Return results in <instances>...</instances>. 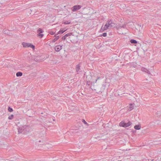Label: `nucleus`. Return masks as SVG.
<instances>
[{"label": "nucleus", "mask_w": 161, "mask_h": 161, "mask_svg": "<svg viewBox=\"0 0 161 161\" xmlns=\"http://www.w3.org/2000/svg\"><path fill=\"white\" fill-rule=\"evenodd\" d=\"M130 42L132 44H136L137 43V41L134 39H131L130 40Z\"/></svg>", "instance_id": "16"}, {"label": "nucleus", "mask_w": 161, "mask_h": 161, "mask_svg": "<svg viewBox=\"0 0 161 161\" xmlns=\"http://www.w3.org/2000/svg\"><path fill=\"white\" fill-rule=\"evenodd\" d=\"M118 95H120L119 94H118Z\"/></svg>", "instance_id": "32"}, {"label": "nucleus", "mask_w": 161, "mask_h": 161, "mask_svg": "<svg viewBox=\"0 0 161 161\" xmlns=\"http://www.w3.org/2000/svg\"><path fill=\"white\" fill-rule=\"evenodd\" d=\"M44 32V31L41 28H39L37 30V33H42Z\"/></svg>", "instance_id": "17"}, {"label": "nucleus", "mask_w": 161, "mask_h": 161, "mask_svg": "<svg viewBox=\"0 0 161 161\" xmlns=\"http://www.w3.org/2000/svg\"><path fill=\"white\" fill-rule=\"evenodd\" d=\"M107 23L109 26V27H114L115 26V24L113 22V21L111 20H108Z\"/></svg>", "instance_id": "5"}, {"label": "nucleus", "mask_w": 161, "mask_h": 161, "mask_svg": "<svg viewBox=\"0 0 161 161\" xmlns=\"http://www.w3.org/2000/svg\"><path fill=\"white\" fill-rule=\"evenodd\" d=\"M72 34V33H68L65 34L64 35L65 37L66 38L67 37H68L69 36H70Z\"/></svg>", "instance_id": "24"}, {"label": "nucleus", "mask_w": 161, "mask_h": 161, "mask_svg": "<svg viewBox=\"0 0 161 161\" xmlns=\"http://www.w3.org/2000/svg\"><path fill=\"white\" fill-rule=\"evenodd\" d=\"M9 31L6 30H3V32L5 34H8L9 32Z\"/></svg>", "instance_id": "19"}, {"label": "nucleus", "mask_w": 161, "mask_h": 161, "mask_svg": "<svg viewBox=\"0 0 161 161\" xmlns=\"http://www.w3.org/2000/svg\"><path fill=\"white\" fill-rule=\"evenodd\" d=\"M90 87L91 88V89H92L93 90V88H92V86H91Z\"/></svg>", "instance_id": "31"}, {"label": "nucleus", "mask_w": 161, "mask_h": 161, "mask_svg": "<svg viewBox=\"0 0 161 161\" xmlns=\"http://www.w3.org/2000/svg\"><path fill=\"white\" fill-rule=\"evenodd\" d=\"M82 122L86 125H88L86 121L83 119H82Z\"/></svg>", "instance_id": "26"}, {"label": "nucleus", "mask_w": 161, "mask_h": 161, "mask_svg": "<svg viewBox=\"0 0 161 161\" xmlns=\"http://www.w3.org/2000/svg\"><path fill=\"white\" fill-rule=\"evenodd\" d=\"M80 64H79L77 65H76V72H77L78 73H79H79L80 72Z\"/></svg>", "instance_id": "9"}, {"label": "nucleus", "mask_w": 161, "mask_h": 161, "mask_svg": "<svg viewBox=\"0 0 161 161\" xmlns=\"http://www.w3.org/2000/svg\"><path fill=\"white\" fill-rule=\"evenodd\" d=\"M66 30H60L58 32V33L57 34H62L64 32L66 31Z\"/></svg>", "instance_id": "15"}, {"label": "nucleus", "mask_w": 161, "mask_h": 161, "mask_svg": "<svg viewBox=\"0 0 161 161\" xmlns=\"http://www.w3.org/2000/svg\"><path fill=\"white\" fill-rule=\"evenodd\" d=\"M102 36L104 37H105L107 36V33H104L102 34Z\"/></svg>", "instance_id": "27"}, {"label": "nucleus", "mask_w": 161, "mask_h": 161, "mask_svg": "<svg viewBox=\"0 0 161 161\" xmlns=\"http://www.w3.org/2000/svg\"><path fill=\"white\" fill-rule=\"evenodd\" d=\"M41 114H42V115H41L43 117H46L47 116V114L46 113H41Z\"/></svg>", "instance_id": "20"}, {"label": "nucleus", "mask_w": 161, "mask_h": 161, "mask_svg": "<svg viewBox=\"0 0 161 161\" xmlns=\"http://www.w3.org/2000/svg\"><path fill=\"white\" fill-rule=\"evenodd\" d=\"M103 78V77H98L97 78V79L95 80L94 81H92L91 82V83H94L96 82V81L97 80H99V79H102Z\"/></svg>", "instance_id": "18"}, {"label": "nucleus", "mask_w": 161, "mask_h": 161, "mask_svg": "<svg viewBox=\"0 0 161 161\" xmlns=\"http://www.w3.org/2000/svg\"><path fill=\"white\" fill-rule=\"evenodd\" d=\"M55 37V38H54L52 41V42H55L56 41H57L59 38V36H56V35H55L54 36Z\"/></svg>", "instance_id": "13"}, {"label": "nucleus", "mask_w": 161, "mask_h": 161, "mask_svg": "<svg viewBox=\"0 0 161 161\" xmlns=\"http://www.w3.org/2000/svg\"><path fill=\"white\" fill-rule=\"evenodd\" d=\"M22 45H23L24 47H30L32 48L33 49H34L35 48V46L30 43H26L25 42H23L22 43Z\"/></svg>", "instance_id": "2"}, {"label": "nucleus", "mask_w": 161, "mask_h": 161, "mask_svg": "<svg viewBox=\"0 0 161 161\" xmlns=\"http://www.w3.org/2000/svg\"><path fill=\"white\" fill-rule=\"evenodd\" d=\"M22 73L21 72H19L16 73V75L17 77L21 76L22 75Z\"/></svg>", "instance_id": "14"}, {"label": "nucleus", "mask_w": 161, "mask_h": 161, "mask_svg": "<svg viewBox=\"0 0 161 161\" xmlns=\"http://www.w3.org/2000/svg\"><path fill=\"white\" fill-rule=\"evenodd\" d=\"M81 8V6L79 5H77L74 6L73 7V9L72 11L73 12H75L79 9Z\"/></svg>", "instance_id": "6"}, {"label": "nucleus", "mask_w": 161, "mask_h": 161, "mask_svg": "<svg viewBox=\"0 0 161 161\" xmlns=\"http://www.w3.org/2000/svg\"><path fill=\"white\" fill-rule=\"evenodd\" d=\"M24 126L20 127L18 128V132L19 133H21L23 131Z\"/></svg>", "instance_id": "10"}, {"label": "nucleus", "mask_w": 161, "mask_h": 161, "mask_svg": "<svg viewBox=\"0 0 161 161\" xmlns=\"http://www.w3.org/2000/svg\"><path fill=\"white\" fill-rule=\"evenodd\" d=\"M125 25H121V26H120V27H119V28H125Z\"/></svg>", "instance_id": "30"}, {"label": "nucleus", "mask_w": 161, "mask_h": 161, "mask_svg": "<svg viewBox=\"0 0 161 161\" xmlns=\"http://www.w3.org/2000/svg\"><path fill=\"white\" fill-rule=\"evenodd\" d=\"M76 131V130H74V131Z\"/></svg>", "instance_id": "34"}, {"label": "nucleus", "mask_w": 161, "mask_h": 161, "mask_svg": "<svg viewBox=\"0 0 161 161\" xmlns=\"http://www.w3.org/2000/svg\"><path fill=\"white\" fill-rule=\"evenodd\" d=\"M70 22L68 21H66L64 22V24L66 25L69 24H70Z\"/></svg>", "instance_id": "25"}, {"label": "nucleus", "mask_w": 161, "mask_h": 161, "mask_svg": "<svg viewBox=\"0 0 161 161\" xmlns=\"http://www.w3.org/2000/svg\"><path fill=\"white\" fill-rule=\"evenodd\" d=\"M134 128L136 130H139L141 128V126L140 125H136L134 126Z\"/></svg>", "instance_id": "11"}, {"label": "nucleus", "mask_w": 161, "mask_h": 161, "mask_svg": "<svg viewBox=\"0 0 161 161\" xmlns=\"http://www.w3.org/2000/svg\"><path fill=\"white\" fill-rule=\"evenodd\" d=\"M54 49L56 52H59L62 49V46L59 45L56 46L55 47Z\"/></svg>", "instance_id": "7"}, {"label": "nucleus", "mask_w": 161, "mask_h": 161, "mask_svg": "<svg viewBox=\"0 0 161 161\" xmlns=\"http://www.w3.org/2000/svg\"><path fill=\"white\" fill-rule=\"evenodd\" d=\"M53 121H54V120H55V119H53Z\"/></svg>", "instance_id": "33"}, {"label": "nucleus", "mask_w": 161, "mask_h": 161, "mask_svg": "<svg viewBox=\"0 0 161 161\" xmlns=\"http://www.w3.org/2000/svg\"><path fill=\"white\" fill-rule=\"evenodd\" d=\"M129 108L130 109V110H132L134 108V107L133 106L132 104H130Z\"/></svg>", "instance_id": "22"}, {"label": "nucleus", "mask_w": 161, "mask_h": 161, "mask_svg": "<svg viewBox=\"0 0 161 161\" xmlns=\"http://www.w3.org/2000/svg\"><path fill=\"white\" fill-rule=\"evenodd\" d=\"M92 77L91 75H88L86 76V85L88 86L90 85V81H91Z\"/></svg>", "instance_id": "4"}, {"label": "nucleus", "mask_w": 161, "mask_h": 161, "mask_svg": "<svg viewBox=\"0 0 161 161\" xmlns=\"http://www.w3.org/2000/svg\"><path fill=\"white\" fill-rule=\"evenodd\" d=\"M141 70L143 72L147 73L148 74H150V72L147 69L144 67L142 68Z\"/></svg>", "instance_id": "8"}, {"label": "nucleus", "mask_w": 161, "mask_h": 161, "mask_svg": "<svg viewBox=\"0 0 161 161\" xmlns=\"http://www.w3.org/2000/svg\"><path fill=\"white\" fill-rule=\"evenodd\" d=\"M37 33V36L39 38H42L44 36V34H42L41 33Z\"/></svg>", "instance_id": "12"}, {"label": "nucleus", "mask_w": 161, "mask_h": 161, "mask_svg": "<svg viewBox=\"0 0 161 161\" xmlns=\"http://www.w3.org/2000/svg\"><path fill=\"white\" fill-rule=\"evenodd\" d=\"M8 110L9 112H12L13 111V109L12 108L9 107L8 108Z\"/></svg>", "instance_id": "23"}, {"label": "nucleus", "mask_w": 161, "mask_h": 161, "mask_svg": "<svg viewBox=\"0 0 161 161\" xmlns=\"http://www.w3.org/2000/svg\"><path fill=\"white\" fill-rule=\"evenodd\" d=\"M109 28L110 27H109V26L108 24V23L107 22L106 24L104 26H103V25L102 26L100 30V32H103L105 30H107V29Z\"/></svg>", "instance_id": "3"}, {"label": "nucleus", "mask_w": 161, "mask_h": 161, "mask_svg": "<svg viewBox=\"0 0 161 161\" xmlns=\"http://www.w3.org/2000/svg\"><path fill=\"white\" fill-rule=\"evenodd\" d=\"M49 33L50 34H51V35H53L54 34V32L53 31H51Z\"/></svg>", "instance_id": "28"}, {"label": "nucleus", "mask_w": 161, "mask_h": 161, "mask_svg": "<svg viewBox=\"0 0 161 161\" xmlns=\"http://www.w3.org/2000/svg\"><path fill=\"white\" fill-rule=\"evenodd\" d=\"M131 125V122L130 121L127 123H125V121H122L119 123L120 126L126 128L128 127Z\"/></svg>", "instance_id": "1"}, {"label": "nucleus", "mask_w": 161, "mask_h": 161, "mask_svg": "<svg viewBox=\"0 0 161 161\" xmlns=\"http://www.w3.org/2000/svg\"><path fill=\"white\" fill-rule=\"evenodd\" d=\"M14 117V115L13 114H11L8 117V119L10 120H11L13 119Z\"/></svg>", "instance_id": "21"}, {"label": "nucleus", "mask_w": 161, "mask_h": 161, "mask_svg": "<svg viewBox=\"0 0 161 161\" xmlns=\"http://www.w3.org/2000/svg\"><path fill=\"white\" fill-rule=\"evenodd\" d=\"M66 38L65 37V36H64L62 37V39L63 40H64L66 39Z\"/></svg>", "instance_id": "29"}]
</instances>
